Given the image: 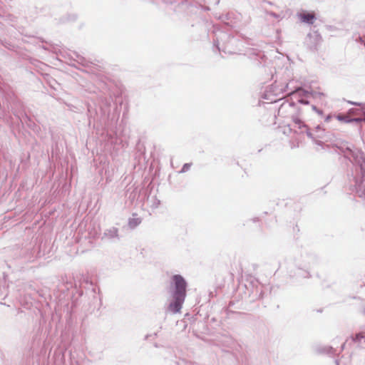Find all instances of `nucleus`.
<instances>
[{
	"label": "nucleus",
	"mask_w": 365,
	"mask_h": 365,
	"mask_svg": "<svg viewBox=\"0 0 365 365\" xmlns=\"http://www.w3.org/2000/svg\"><path fill=\"white\" fill-rule=\"evenodd\" d=\"M174 284V292L173 294L185 297L187 283L185 279L178 274L174 275L172 278Z\"/></svg>",
	"instance_id": "f257e3e1"
},
{
	"label": "nucleus",
	"mask_w": 365,
	"mask_h": 365,
	"mask_svg": "<svg viewBox=\"0 0 365 365\" xmlns=\"http://www.w3.org/2000/svg\"><path fill=\"white\" fill-rule=\"evenodd\" d=\"M172 297H173V299L168 305V310L173 314H176V313L180 312V309L182 308V304L184 303L185 297L175 295V294H173Z\"/></svg>",
	"instance_id": "f03ea898"
},
{
	"label": "nucleus",
	"mask_w": 365,
	"mask_h": 365,
	"mask_svg": "<svg viewBox=\"0 0 365 365\" xmlns=\"http://www.w3.org/2000/svg\"><path fill=\"white\" fill-rule=\"evenodd\" d=\"M292 126L294 129L297 134H304L306 133L308 135H311V134L308 132L307 126L299 118L293 119V123Z\"/></svg>",
	"instance_id": "7ed1b4c3"
},
{
	"label": "nucleus",
	"mask_w": 365,
	"mask_h": 365,
	"mask_svg": "<svg viewBox=\"0 0 365 365\" xmlns=\"http://www.w3.org/2000/svg\"><path fill=\"white\" fill-rule=\"evenodd\" d=\"M299 16L302 21L308 24H312L316 19L313 13H309L307 11H303L300 13Z\"/></svg>",
	"instance_id": "20e7f679"
},
{
	"label": "nucleus",
	"mask_w": 365,
	"mask_h": 365,
	"mask_svg": "<svg viewBox=\"0 0 365 365\" xmlns=\"http://www.w3.org/2000/svg\"><path fill=\"white\" fill-rule=\"evenodd\" d=\"M361 109H362L363 114L365 116V106H364L361 108ZM336 118L339 120L344 121L345 123H349V122H353V121L359 122V121H361V120H365V118L364 119H361V118H350L349 116H348V115H338L336 116Z\"/></svg>",
	"instance_id": "39448f33"
},
{
	"label": "nucleus",
	"mask_w": 365,
	"mask_h": 365,
	"mask_svg": "<svg viewBox=\"0 0 365 365\" xmlns=\"http://www.w3.org/2000/svg\"><path fill=\"white\" fill-rule=\"evenodd\" d=\"M190 164H185L182 170L183 172H185V171H187L190 168Z\"/></svg>",
	"instance_id": "423d86ee"
}]
</instances>
